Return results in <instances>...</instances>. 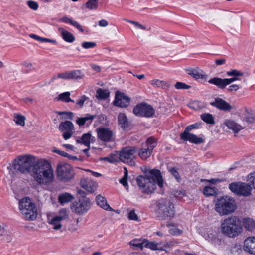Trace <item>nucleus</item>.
<instances>
[{
    "mask_svg": "<svg viewBox=\"0 0 255 255\" xmlns=\"http://www.w3.org/2000/svg\"><path fill=\"white\" fill-rule=\"evenodd\" d=\"M144 174L145 176L140 175L136 178L137 184L142 192L146 194L153 193L157 184L160 188L163 187L164 181L159 170L146 169Z\"/></svg>",
    "mask_w": 255,
    "mask_h": 255,
    "instance_id": "nucleus-1",
    "label": "nucleus"
},
{
    "mask_svg": "<svg viewBox=\"0 0 255 255\" xmlns=\"http://www.w3.org/2000/svg\"><path fill=\"white\" fill-rule=\"evenodd\" d=\"M31 176L39 185H48L54 180L53 170L48 162L38 159L32 171Z\"/></svg>",
    "mask_w": 255,
    "mask_h": 255,
    "instance_id": "nucleus-2",
    "label": "nucleus"
},
{
    "mask_svg": "<svg viewBox=\"0 0 255 255\" xmlns=\"http://www.w3.org/2000/svg\"><path fill=\"white\" fill-rule=\"evenodd\" d=\"M37 161L36 158L31 155L20 156L14 159L12 165L8 166L7 169L9 172L21 174H32L33 167Z\"/></svg>",
    "mask_w": 255,
    "mask_h": 255,
    "instance_id": "nucleus-3",
    "label": "nucleus"
},
{
    "mask_svg": "<svg viewBox=\"0 0 255 255\" xmlns=\"http://www.w3.org/2000/svg\"><path fill=\"white\" fill-rule=\"evenodd\" d=\"M242 221L235 216L225 219L221 224V230L226 236L234 238L238 236L242 232Z\"/></svg>",
    "mask_w": 255,
    "mask_h": 255,
    "instance_id": "nucleus-4",
    "label": "nucleus"
},
{
    "mask_svg": "<svg viewBox=\"0 0 255 255\" xmlns=\"http://www.w3.org/2000/svg\"><path fill=\"white\" fill-rule=\"evenodd\" d=\"M237 208L235 200L228 196H223L217 199L215 209L221 215H228L234 212Z\"/></svg>",
    "mask_w": 255,
    "mask_h": 255,
    "instance_id": "nucleus-5",
    "label": "nucleus"
},
{
    "mask_svg": "<svg viewBox=\"0 0 255 255\" xmlns=\"http://www.w3.org/2000/svg\"><path fill=\"white\" fill-rule=\"evenodd\" d=\"M19 209L25 218L29 220H35L37 216L36 206L28 197H25L19 202Z\"/></svg>",
    "mask_w": 255,
    "mask_h": 255,
    "instance_id": "nucleus-6",
    "label": "nucleus"
},
{
    "mask_svg": "<svg viewBox=\"0 0 255 255\" xmlns=\"http://www.w3.org/2000/svg\"><path fill=\"white\" fill-rule=\"evenodd\" d=\"M159 214L164 219H171L175 215L174 207L168 199L161 198L156 203Z\"/></svg>",
    "mask_w": 255,
    "mask_h": 255,
    "instance_id": "nucleus-7",
    "label": "nucleus"
},
{
    "mask_svg": "<svg viewBox=\"0 0 255 255\" xmlns=\"http://www.w3.org/2000/svg\"><path fill=\"white\" fill-rule=\"evenodd\" d=\"M57 176L62 182H66L72 179L75 175L74 170L69 164L59 163L56 168Z\"/></svg>",
    "mask_w": 255,
    "mask_h": 255,
    "instance_id": "nucleus-8",
    "label": "nucleus"
},
{
    "mask_svg": "<svg viewBox=\"0 0 255 255\" xmlns=\"http://www.w3.org/2000/svg\"><path fill=\"white\" fill-rule=\"evenodd\" d=\"M200 126V123H196L186 127L184 132L180 134V139L183 141H189L196 144L203 143L204 140L202 137H198L196 135L189 133L192 130L198 128Z\"/></svg>",
    "mask_w": 255,
    "mask_h": 255,
    "instance_id": "nucleus-9",
    "label": "nucleus"
},
{
    "mask_svg": "<svg viewBox=\"0 0 255 255\" xmlns=\"http://www.w3.org/2000/svg\"><path fill=\"white\" fill-rule=\"evenodd\" d=\"M138 152V148L136 147H127L123 148L120 152L119 159L124 163L131 166L135 165L134 161L135 154Z\"/></svg>",
    "mask_w": 255,
    "mask_h": 255,
    "instance_id": "nucleus-10",
    "label": "nucleus"
},
{
    "mask_svg": "<svg viewBox=\"0 0 255 255\" xmlns=\"http://www.w3.org/2000/svg\"><path fill=\"white\" fill-rule=\"evenodd\" d=\"M231 191L239 196L248 197L251 195L252 187L250 185L241 182H233L229 184Z\"/></svg>",
    "mask_w": 255,
    "mask_h": 255,
    "instance_id": "nucleus-11",
    "label": "nucleus"
},
{
    "mask_svg": "<svg viewBox=\"0 0 255 255\" xmlns=\"http://www.w3.org/2000/svg\"><path fill=\"white\" fill-rule=\"evenodd\" d=\"M133 113L138 117L152 118L155 115V111L151 105L142 102L137 104L134 107Z\"/></svg>",
    "mask_w": 255,
    "mask_h": 255,
    "instance_id": "nucleus-12",
    "label": "nucleus"
},
{
    "mask_svg": "<svg viewBox=\"0 0 255 255\" xmlns=\"http://www.w3.org/2000/svg\"><path fill=\"white\" fill-rule=\"evenodd\" d=\"M91 206L89 198L79 199L78 201L74 202L71 206L73 211L79 215H83L87 213Z\"/></svg>",
    "mask_w": 255,
    "mask_h": 255,
    "instance_id": "nucleus-13",
    "label": "nucleus"
},
{
    "mask_svg": "<svg viewBox=\"0 0 255 255\" xmlns=\"http://www.w3.org/2000/svg\"><path fill=\"white\" fill-rule=\"evenodd\" d=\"M98 139L104 142H111L115 141L114 132L109 128L100 127L96 129Z\"/></svg>",
    "mask_w": 255,
    "mask_h": 255,
    "instance_id": "nucleus-14",
    "label": "nucleus"
},
{
    "mask_svg": "<svg viewBox=\"0 0 255 255\" xmlns=\"http://www.w3.org/2000/svg\"><path fill=\"white\" fill-rule=\"evenodd\" d=\"M130 102V99L128 96H127L123 92L117 91L116 92L115 100L113 104L115 106L126 108L128 107Z\"/></svg>",
    "mask_w": 255,
    "mask_h": 255,
    "instance_id": "nucleus-15",
    "label": "nucleus"
},
{
    "mask_svg": "<svg viewBox=\"0 0 255 255\" xmlns=\"http://www.w3.org/2000/svg\"><path fill=\"white\" fill-rule=\"evenodd\" d=\"M210 104L212 106L224 111H229L232 109V106L228 103L220 98H215V101L210 102Z\"/></svg>",
    "mask_w": 255,
    "mask_h": 255,
    "instance_id": "nucleus-16",
    "label": "nucleus"
},
{
    "mask_svg": "<svg viewBox=\"0 0 255 255\" xmlns=\"http://www.w3.org/2000/svg\"><path fill=\"white\" fill-rule=\"evenodd\" d=\"M244 250L255 255V237L247 238L244 242Z\"/></svg>",
    "mask_w": 255,
    "mask_h": 255,
    "instance_id": "nucleus-17",
    "label": "nucleus"
},
{
    "mask_svg": "<svg viewBox=\"0 0 255 255\" xmlns=\"http://www.w3.org/2000/svg\"><path fill=\"white\" fill-rule=\"evenodd\" d=\"M95 140V137L92 136L90 132L84 133L80 138L76 139L77 143L84 144L87 147L90 146V142H93Z\"/></svg>",
    "mask_w": 255,
    "mask_h": 255,
    "instance_id": "nucleus-18",
    "label": "nucleus"
},
{
    "mask_svg": "<svg viewBox=\"0 0 255 255\" xmlns=\"http://www.w3.org/2000/svg\"><path fill=\"white\" fill-rule=\"evenodd\" d=\"M81 187L90 193H93L97 189V184L95 182H88L85 179H82L80 181Z\"/></svg>",
    "mask_w": 255,
    "mask_h": 255,
    "instance_id": "nucleus-19",
    "label": "nucleus"
},
{
    "mask_svg": "<svg viewBox=\"0 0 255 255\" xmlns=\"http://www.w3.org/2000/svg\"><path fill=\"white\" fill-rule=\"evenodd\" d=\"M58 30L60 33L63 40L66 42L72 43L75 41V37L74 35L71 32L65 30L62 27L58 28Z\"/></svg>",
    "mask_w": 255,
    "mask_h": 255,
    "instance_id": "nucleus-20",
    "label": "nucleus"
},
{
    "mask_svg": "<svg viewBox=\"0 0 255 255\" xmlns=\"http://www.w3.org/2000/svg\"><path fill=\"white\" fill-rule=\"evenodd\" d=\"M241 118L243 121L246 122L248 124L255 122V115L250 112L246 108L244 113L242 114Z\"/></svg>",
    "mask_w": 255,
    "mask_h": 255,
    "instance_id": "nucleus-21",
    "label": "nucleus"
},
{
    "mask_svg": "<svg viewBox=\"0 0 255 255\" xmlns=\"http://www.w3.org/2000/svg\"><path fill=\"white\" fill-rule=\"evenodd\" d=\"M208 82L210 84L216 86L221 89H224L226 87L225 79H222L219 77H214L209 79Z\"/></svg>",
    "mask_w": 255,
    "mask_h": 255,
    "instance_id": "nucleus-22",
    "label": "nucleus"
},
{
    "mask_svg": "<svg viewBox=\"0 0 255 255\" xmlns=\"http://www.w3.org/2000/svg\"><path fill=\"white\" fill-rule=\"evenodd\" d=\"M95 117V115L87 114L86 116L84 117L78 118V119L76 120V123L79 126H82L85 124H87V125H89L91 124Z\"/></svg>",
    "mask_w": 255,
    "mask_h": 255,
    "instance_id": "nucleus-23",
    "label": "nucleus"
},
{
    "mask_svg": "<svg viewBox=\"0 0 255 255\" xmlns=\"http://www.w3.org/2000/svg\"><path fill=\"white\" fill-rule=\"evenodd\" d=\"M225 124L228 128L232 129L235 133H238L244 128L232 120H226Z\"/></svg>",
    "mask_w": 255,
    "mask_h": 255,
    "instance_id": "nucleus-24",
    "label": "nucleus"
},
{
    "mask_svg": "<svg viewBox=\"0 0 255 255\" xmlns=\"http://www.w3.org/2000/svg\"><path fill=\"white\" fill-rule=\"evenodd\" d=\"M96 200L97 205L106 210L111 211L112 208L107 203L106 198L100 195H98L96 197Z\"/></svg>",
    "mask_w": 255,
    "mask_h": 255,
    "instance_id": "nucleus-25",
    "label": "nucleus"
},
{
    "mask_svg": "<svg viewBox=\"0 0 255 255\" xmlns=\"http://www.w3.org/2000/svg\"><path fill=\"white\" fill-rule=\"evenodd\" d=\"M160 243H157L155 242H150L148 240L143 239L144 247L149 248L152 250H163L162 248L160 246Z\"/></svg>",
    "mask_w": 255,
    "mask_h": 255,
    "instance_id": "nucleus-26",
    "label": "nucleus"
},
{
    "mask_svg": "<svg viewBox=\"0 0 255 255\" xmlns=\"http://www.w3.org/2000/svg\"><path fill=\"white\" fill-rule=\"evenodd\" d=\"M243 225L248 231H252L255 229V220L250 218H245L243 219Z\"/></svg>",
    "mask_w": 255,
    "mask_h": 255,
    "instance_id": "nucleus-27",
    "label": "nucleus"
},
{
    "mask_svg": "<svg viewBox=\"0 0 255 255\" xmlns=\"http://www.w3.org/2000/svg\"><path fill=\"white\" fill-rule=\"evenodd\" d=\"M60 21L65 23L70 24L71 25L76 27L81 32H84V30L83 29L82 26L80 25V24L78 22L73 20L67 16L63 17L62 18H61Z\"/></svg>",
    "mask_w": 255,
    "mask_h": 255,
    "instance_id": "nucleus-28",
    "label": "nucleus"
},
{
    "mask_svg": "<svg viewBox=\"0 0 255 255\" xmlns=\"http://www.w3.org/2000/svg\"><path fill=\"white\" fill-rule=\"evenodd\" d=\"M58 128L61 131L73 130L74 127L73 124L71 121H66L60 123Z\"/></svg>",
    "mask_w": 255,
    "mask_h": 255,
    "instance_id": "nucleus-29",
    "label": "nucleus"
},
{
    "mask_svg": "<svg viewBox=\"0 0 255 255\" xmlns=\"http://www.w3.org/2000/svg\"><path fill=\"white\" fill-rule=\"evenodd\" d=\"M69 80H79L84 77V74L81 70H75L68 71Z\"/></svg>",
    "mask_w": 255,
    "mask_h": 255,
    "instance_id": "nucleus-30",
    "label": "nucleus"
},
{
    "mask_svg": "<svg viewBox=\"0 0 255 255\" xmlns=\"http://www.w3.org/2000/svg\"><path fill=\"white\" fill-rule=\"evenodd\" d=\"M118 124L122 128H125L128 127L129 123L126 115L123 113H120L118 116Z\"/></svg>",
    "mask_w": 255,
    "mask_h": 255,
    "instance_id": "nucleus-31",
    "label": "nucleus"
},
{
    "mask_svg": "<svg viewBox=\"0 0 255 255\" xmlns=\"http://www.w3.org/2000/svg\"><path fill=\"white\" fill-rule=\"evenodd\" d=\"M110 96V92L107 89L99 88L96 91V97L100 100H105Z\"/></svg>",
    "mask_w": 255,
    "mask_h": 255,
    "instance_id": "nucleus-32",
    "label": "nucleus"
},
{
    "mask_svg": "<svg viewBox=\"0 0 255 255\" xmlns=\"http://www.w3.org/2000/svg\"><path fill=\"white\" fill-rule=\"evenodd\" d=\"M99 0H89L87 2L83 5L81 7L82 9L87 8L89 10H96L98 7Z\"/></svg>",
    "mask_w": 255,
    "mask_h": 255,
    "instance_id": "nucleus-33",
    "label": "nucleus"
},
{
    "mask_svg": "<svg viewBox=\"0 0 255 255\" xmlns=\"http://www.w3.org/2000/svg\"><path fill=\"white\" fill-rule=\"evenodd\" d=\"M73 196L68 193L60 194L58 196V201L61 204H64L72 200Z\"/></svg>",
    "mask_w": 255,
    "mask_h": 255,
    "instance_id": "nucleus-34",
    "label": "nucleus"
},
{
    "mask_svg": "<svg viewBox=\"0 0 255 255\" xmlns=\"http://www.w3.org/2000/svg\"><path fill=\"white\" fill-rule=\"evenodd\" d=\"M146 145L147 147L145 148L151 154L153 150L157 145L156 139L153 137L148 138L146 140Z\"/></svg>",
    "mask_w": 255,
    "mask_h": 255,
    "instance_id": "nucleus-35",
    "label": "nucleus"
},
{
    "mask_svg": "<svg viewBox=\"0 0 255 255\" xmlns=\"http://www.w3.org/2000/svg\"><path fill=\"white\" fill-rule=\"evenodd\" d=\"M218 189L215 187L206 186L204 188L203 193L205 196H214L217 194Z\"/></svg>",
    "mask_w": 255,
    "mask_h": 255,
    "instance_id": "nucleus-36",
    "label": "nucleus"
},
{
    "mask_svg": "<svg viewBox=\"0 0 255 255\" xmlns=\"http://www.w3.org/2000/svg\"><path fill=\"white\" fill-rule=\"evenodd\" d=\"M70 96V93L69 92H65L59 94L57 99L59 101H61L66 103H68L69 102L74 103V101L71 99Z\"/></svg>",
    "mask_w": 255,
    "mask_h": 255,
    "instance_id": "nucleus-37",
    "label": "nucleus"
},
{
    "mask_svg": "<svg viewBox=\"0 0 255 255\" xmlns=\"http://www.w3.org/2000/svg\"><path fill=\"white\" fill-rule=\"evenodd\" d=\"M151 84L156 88L165 89L168 87V85L166 81L158 79H155L151 81Z\"/></svg>",
    "mask_w": 255,
    "mask_h": 255,
    "instance_id": "nucleus-38",
    "label": "nucleus"
},
{
    "mask_svg": "<svg viewBox=\"0 0 255 255\" xmlns=\"http://www.w3.org/2000/svg\"><path fill=\"white\" fill-rule=\"evenodd\" d=\"M201 119L208 124L214 125L215 121L213 115L209 113H204L201 115Z\"/></svg>",
    "mask_w": 255,
    "mask_h": 255,
    "instance_id": "nucleus-39",
    "label": "nucleus"
},
{
    "mask_svg": "<svg viewBox=\"0 0 255 255\" xmlns=\"http://www.w3.org/2000/svg\"><path fill=\"white\" fill-rule=\"evenodd\" d=\"M29 36L31 38H33L36 40L39 41L41 42H49V43H53L54 44H56V43H57L56 41L54 40L46 38L41 37H40V36L36 35L34 34H31L29 35Z\"/></svg>",
    "mask_w": 255,
    "mask_h": 255,
    "instance_id": "nucleus-40",
    "label": "nucleus"
},
{
    "mask_svg": "<svg viewBox=\"0 0 255 255\" xmlns=\"http://www.w3.org/2000/svg\"><path fill=\"white\" fill-rule=\"evenodd\" d=\"M129 244L130 245L131 247H132L134 249L140 248L142 249L143 247H144L143 239H135L129 242Z\"/></svg>",
    "mask_w": 255,
    "mask_h": 255,
    "instance_id": "nucleus-41",
    "label": "nucleus"
},
{
    "mask_svg": "<svg viewBox=\"0 0 255 255\" xmlns=\"http://www.w3.org/2000/svg\"><path fill=\"white\" fill-rule=\"evenodd\" d=\"M128 178V171L126 168H124V175L122 178L119 180V182L122 184L126 189L128 190V185L127 182Z\"/></svg>",
    "mask_w": 255,
    "mask_h": 255,
    "instance_id": "nucleus-42",
    "label": "nucleus"
},
{
    "mask_svg": "<svg viewBox=\"0 0 255 255\" xmlns=\"http://www.w3.org/2000/svg\"><path fill=\"white\" fill-rule=\"evenodd\" d=\"M25 117L18 114H15L14 116V121L17 125L22 126L25 125Z\"/></svg>",
    "mask_w": 255,
    "mask_h": 255,
    "instance_id": "nucleus-43",
    "label": "nucleus"
},
{
    "mask_svg": "<svg viewBox=\"0 0 255 255\" xmlns=\"http://www.w3.org/2000/svg\"><path fill=\"white\" fill-rule=\"evenodd\" d=\"M138 155L142 159L146 160L147 158L149 157L151 155V153L146 150V148H141L139 150H138Z\"/></svg>",
    "mask_w": 255,
    "mask_h": 255,
    "instance_id": "nucleus-44",
    "label": "nucleus"
},
{
    "mask_svg": "<svg viewBox=\"0 0 255 255\" xmlns=\"http://www.w3.org/2000/svg\"><path fill=\"white\" fill-rule=\"evenodd\" d=\"M60 222L61 221L57 219V217H55L54 216L49 222V223L54 226V229L59 230L62 227V225L60 224Z\"/></svg>",
    "mask_w": 255,
    "mask_h": 255,
    "instance_id": "nucleus-45",
    "label": "nucleus"
},
{
    "mask_svg": "<svg viewBox=\"0 0 255 255\" xmlns=\"http://www.w3.org/2000/svg\"><path fill=\"white\" fill-rule=\"evenodd\" d=\"M56 113L59 115L63 116V118L64 119H69L70 120H72L74 117V114L72 112H67V111H63V112H56Z\"/></svg>",
    "mask_w": 255,
    "mask_h": 255,
    "instance_id": "nucleus-46",
    "label": "nucleus"
},
{
    "mask_svg": "<svg viewBox=\"0 0 255 255\" xmlns=\"http://www.w3.org/2000/svg\"><path fill=\"white\" fill-rule=\"evenodd\" d=\"M188 71V74L196 79L203 78L202 74L195 69H191Z\"/></svg>",
    "mask_w": 255,
    "mask_h": 255,
    "instance_id": "nucleus-47",
    "label": "nucleus"
},
{
    "mask_svg": "<svg viewBox=\"0 0 255 255\" xmlns=\"http://www.w3.org/2000/svg\"><path fill=\"white\" fill-rule=\"evenodd\" d=\"M55 217H57V219L60 220L61 221L67 219L68 216L67 213V210L65 209H63L59 212V215L55 216Z\"/></svg>",
    "mask_w": 255,
    "mask_h": 255,
    "instance_id": "nucleus-48",
    "label": "nucleus"
},
{
    "mask_svg": "<svg viewBox=\"0 0 255 255\" xmlns=\"http://www.w3.org/2000/svg\"><path fill=\"white\" fill-rule=\"evenodd\" d=\"M174 86L177 89H188L191 87L190 85L181 82H177Z\"/></svg>",
    "mask_w": 255,
    "mask_h": 255,
    "instance_id": "nucleus-49",
    "label": "nucleus"
},
{
    "mask_svg": "<svg viewBox=\"0 0 255 255\" xmlns=\"http://www.w3.org/2000/svg\"><path fill=\"white\" fill-rule=\"evenodd\" d=\"M125 20L127 21L128 23L133 24L135 27L139 28L140 29H143V30H149L150 29V28L147 29L145 26L141 25L138 22L132 21V20H128V19H125Z\"/></svg>",
    "mask_w": 255,
    "mask_h": 255,
    "instance_id": "nucleus-50",
    "label": "nucleus"
},
{
    "mask_svg": "<svg viewBox=\"0 0 255 255\" xmlns=\"http://www.w3.org/2000/svg\"><path fill=\"white\" fill-rule=\"evenodd\" d=\"M227 74L229 76H234V77H238V76H242L243 75V73L241 72L240 71H239L236 69L232 70L231 71H228L227 72Z\"/></svg>",
    "mask_w": 255,
    "mask_h": 255,
    "instance_id": "nucleus-51",
    "label": "nucleus"
},
{
    "mask_svg": "<svg viewBox=\"0 0 255 255\" xmlns=\"http://www.w3.org/2000/svg\"><path fill=\"white\" fill-rule=\"evenodd\" d=\"M169 171L171 173V174L176 178V179L179 181L180 179V176L179 172L177 171V169L172 167L171 168H169Z\"/></svg>",
    "mask_w": 255,
    "mask_h": 255,
    "instance_id": "nucleus-52",
    "label": "nucleus"
},
{
    "mask_svg": "<svg viewBox=\"0 0 255 255\" xmlns=\"http://www.w3.org/2000/svg\"><path fill=\"white\" fill-rule=\"evenodd\" d=\"M96 43L94 42H83L82 43V46L84 49H89L95 47Z\"/></svg>",
    "mask_w": 255,
    "mask_h": 255,
    "instance_id": "nucleus-53",
    "label": "nucleus"
},
{
    "mask_svg": "<svg viewBox=\"0 0 255 255\" xmlns=\"http://www.w3.org/2000/svg\"><path fill=\"white\" fill-rule=\"evenodd\" d=\"M28 6L32 10H36L38 8V4L34 1L29 0L27 2Z\"/></svg>",
    "mask_w": 255,
    "mask_h": 255,
    "instance_id": "nucleus-54",
    "label": "nucleus"
},
{
    "mask_svg": "<svg viewBox=\"0 0 255 255\" xmlns=\"http://www.w3.org/2000/svg\"><path fill=\"white\" fill-rule=\"evenodd\" d=\"M248 181L251 182L253 188L255 189V172L251 173L248 175Z\"/></svg>",
    "mask_w": 255,
    "mask_h": 255,
    "instance_id": "nucleus-55",
    "label": "nucleus"
},
{
    "mask_svg": "<svg viewBox=\"0 0 255 255\" xmlns=\"http://www.w3.org/2000/svg\"><path fill=\"white\" fill-rule=\"evenodd\" d=\"M128 218L131 220L138 221V217L134 210H131L129 212Z\"/></svg>",
    "mask_w": 255,
    "mask_h": 255,
    "instance_id": "nucleus-56",
    "label": "nucleus"
},
{
    "mask_svg": "<svg viewBox=\"0 0 255 255\" xmlns=\"http://www.w3.org/2000/svg\"><path fill=\"white\" fill-rule=\"evenodd\" d=\"M89 98L85 95L82 96L80 99L77 101L76 104L82 108L84 105V102Z\"/></svg>",
    "mask_w": 255,
    "mask_h": 255,
    "instance_id": "nucleus-57",
    "label": "nucleus"
},
{
    "mask_svg": "<svg viewBox=\"0 0 255 255\" xmlns=\"http://www.w3.org/2000/svg\"><path fill=\"white\" fill-rule=\"evenodd\" d=\"M199 102L197 101L192 102L189 104V107L195 110H197L199 109Z\"/></svg>",
    "mask_w": 255,
    "mask_h": 255,
    "instance_id": "nucleus-58",
    "label": "nucleus"
},
{
    "mask_svg": "<svg viewBox=\"0 0 255 255\" xmlns=\"http://www.w3.org/2000/svg\"><path fill=\"white\" fill-rule=\"evenodd\" d=\"M68 71H66L63 73H60L57 74L58 78L69 80Z\"/></svg>",
    "mask_w": 255,
    "mask_h": 255,
    "instance_id": "nucleus-59",
    "label": "nucleus"
},
{
    "mask_svg": "<svg viewBox=\"0 0 255 255\" xmlns=\"http://www.w3.org/2000/svg\"><path fill=\"white\" fill-rule=\"evenodd\" d=\"M73 134V130H67L66 132H64L62 136L65 140H67L71 138Z\"/></svg>",
    "mask_w": 255,
    "mask_h": 255,
    "instance_id": "nucleus-60",
    "label": "nucleus"
},
{
    "mask_svg": "<svg viewBox=\"0 0 255 255\" xmlns=\"http://www.w3.org/2000/svg\"><path fill=\"white\" fill-rule=\"evenodd\" d=\"M239 86L237 84H233L230 85L228 88H227V90L228 92H232V91H236L239 89Z\"/></svg>",
    "mask_w": 255,
    "mask_h": 255,
    "instance_id": "nucleus-61",
    "label": "nucleus"
},
{
    "mask_svg": "<svg viewBox=\"0 0 255 255\" xmlns=\"http://www.w3.org/2000/svg\"><path fill=\"white\" fill-rule=\"evenodd\" d=\"M53 152L64 157H67V156H69V154H68L67 153L63 151L59 150L58 149H54L53 150Z\"/></svg>",
    "mask_w": 255,
    "mask_h": 255,
    "instance_id": "nucleus-62",
    "label": "nucleus"
},
{
    "mask_svg": "<svg viewBox=\"0 0 255 255\" xmlns=\"http://www.w3.org/2000/svg\"><path fill=\"white\" fill-rule=\"evenodd\" d=\"M22 65L25 66L26 67L29 68V70L26 71V73H28L29 71H31L33 69V68H32V64L31 63L24 62L22 63Z\"/></svg>",
    "mask_w": 255,
    "mask_h": 255,
    "instance_id": "nucleus-63",
    "label": "nucleus"
},
{
    "mask_svg": "<svg viewBox=\"0 0 255 255\" xmlns=\"http://www.w3.org/2000/svg\"><path fill=\"white\" fill-rule=\"evenodd\" d=\"M225 79L226 86H227L228 85H229L230 84L232 83L234 81L239 79V78H238L237 77H232L231 78H225Z\"/></svg>",
    "mask_w": 255,
    "mask_h": 255,
    "instance_id": "nucleus-64",
    "label": "nucleus"
}]
</instances>
